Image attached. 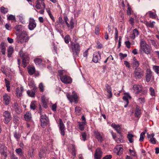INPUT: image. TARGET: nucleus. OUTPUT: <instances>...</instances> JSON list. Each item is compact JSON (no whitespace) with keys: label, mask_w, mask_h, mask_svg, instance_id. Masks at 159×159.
<instances>
[{"label":"nucleus","mask_w":159,"mask_h":159,"mask_svg":"<svg viewBox=\"0 0 159 159\" xmlns=\"http://www.w3.org/2000/svg\"><path fill=\"white\" fill-rule=\"evenodd\" d=\"M69 47L70 51L73 53L74 58L77 57L80 50V44L76 42L75 43L71 42Z\"/></svg>","instance_id":"1"},{"label":"nucleus","mask_w":159,"mask_h":159,"mask_svg":"<svg viewBox=\"0 0 159 159\" xmlns=\"http://www.w3.org/2000/svg\"><path fill=\"white\" fill-rule=\"evenodd\" d=\"M140 50L143 51L147 54H150L152 50L151 46L147 44L146 42L143 40H142L140 41Z\"/></svg>","instance_id":"2"},{"label":"nucleus","mask_w":159,"mask_h":159,"mask_svg":"<svg viewBox=\"0 0 159 159\" xmlns=\"http://www.w3.org/2000/svg\"><path fill=\"white\" fill-rule=\"evenodd\" d=\"M29 39V37L27 36V33L24 31L17 35L16 38L17 41L18 43H23L28 41Z\"/></svg>","instance_id":"3"},{"label":"nucleus","mask_w":159,"mask_h":159,"mask_svg":"<svg viewBox=\"0 0 159 159\" xmlns=\"http://www.w3.org/2000/svg\"><path fill=\"white\" fill-rule=\"evenodd\" d=\"M66 95L67 98L70 103H72L73 102H74L75 103L78 102L79 96L75 92H73L71 94L70 93H67Z\"/></svg>","instance_id":"4"},{"label":"nucleus","mask_w":159,"mask_h":159,"mask_svg":"<svg viewBox=\"0 0 159 159\" xmlns=\"http://www.w3.org/2000/svg\"><path fill=\"white\" fill-rule=\"evenodd\" d=\"M29 84L30 86H31V87L33 88L31 90H27V93L29 97L32 98L34 97L35 93L37 91V88L34 84L33 82H32L31 83L30 82Z\"/></svg>","instance_id":"5"},{"label":"nucleus","mask_w":159,"mask_h":159,"mask_svg":"<svg viewBox=\"0 0 159 159\" xmlns=\"http://www.w3.org/2000/svg\"><path fill=\"white\" fill-rule=\"evenodd\" d=\"M144 75V71L140 68H136L133 73V76L136 79H140Z\"/></svg>","instance_id":"6"},{"label":"nucleus","mask_w":159,"mask_h":159,"mask_svg":"<svg viewBox=\"0 0 159 159\" xmlns=\"http://www.w3.org/2000/svg\"><path fill=\"white\" fill-rule=\"evenodd\" d=\"M3 120L5 124H8L12 119V116L10 112L6 111L3 113Z\"/></svg>","instance_id":"7"},{"label":"nucleus","mask_w":159,"mask_h":159,"mask_svg":"<svg viewBox=\"0 0 159 159\" xmlns=\"http://www.w3.org/2000/svg\"><path fill=\"white\" fill-rule=\"evenodd\" d=\"M64 20L67 27L70 30H72L74 27V21L73 17H71L69 23L68 22V19L66 16H64Z\"/></svg>","instance_id":"8"},{"label":"nucleus","mask_w":159,"mask_h":159,"mask_svg":"<svg viewBox=\"0 0 159 159\" xmlns=\"http://www.w3.org/2000/svg\"><path fill=\"white\" fill-rule=\"evenodd\" d=\"M40 121L41 126L44 128L48 123V118L45 114H44L40 116Z\"/></svg>","instance_id":"9"},{"label":"nucleus","mask_w":159,"mask_h":159,"mask_svg":"<svg viewBox=\"0 0 159 159\" xmlns=\"http://www.w3.org/2000/svg\"><path fill=\"white\" fill-rule=\"evenodd\" d=\"M94 134L96 138L99 142L101 143L104 140V136L102 133H100L98 131H95Z\"/></svg>","instance_id":"10"},{"label":"nucleus","mask_w":159,"mask_h":159,"mask_svg":"<svg viewBox=\"0 0 159 159\" xmlns=\"http://www.w3.org/2000/svg\"><path fill=\"white\" fill-rule=\"evenodd\" d=\"M36 23L35 20L32 17H30L29 19L28 28L30 30H32L36 27Z\"/></svg>","instance_id":"11"},{"label":"nucleus","mask_w":159,"mask_h":159,"mask_svg":"<svg viewBox=\"0 0 159 159\" xmlns=\"http://www.w3.org/2000/svg\"><path fill=\"white\" fill-rule=\"evenodd\" d=\"M60 79L61 81L65 84H70L72 82L71 78L69 76L66 75L63 76H60Z\"/></svg>","instance_id":"12"},{"label":"nucleus","mask_w":159,"mask_h":159,"mask_svg":"<svg viewBox=\"0 0 159 159\" xmlns=\"http://www.w3.org/2000/svg\"><path fill=\"white\" fill-rule=\"evenodd\" d=\"M59 128L60 132L62 136H64L65 134V125L63 123L62 120L59 119Z\"/></svg>","instance_id":"13"},{"label":"nucleus","mask_w":159,"mask_h":159,"mask_svg":"<svg viewBox=\"0 0 159 159\" xmlns=\"http://www.w3.org/2000/svg\"><path fill=\"white\" fill-rule=\"evenodd\" d=\"M102 153L100 148H97L95 152L94 155V159H101Z\"/></svg>","instance_id":"14"},{"label":"nucleus","mask_w":159,"mask_h":159,"mask_svg":"<svg viewBox=\"0 0 159 159\" xmlns=\"http://www.w3.org/2000/svg\"><path fill=\"white\" fill-rule=\"evenodd\" d=\"M101 59V54L99 52H95L94 53L93 59V61L94 62L97 63Z\"/></svg>","instance_id":"15"},{"label":"nucleus","mask_w":159,"mask_h":159,"mask_svg":"<svg viewBox=\"0 0 159 159\" xmlns=\"http://www.w3.org/2000/svg\"><path fill=\"white\" fill-rule=\"evenodd\" d=\"M123 148L120 145H118L114 149V152L116 153L117 155H120L122 153L123 151Z\"/></svg>","instance_id":"16"},{"label":"nucleus","mask_w":159,"mask_h":159,"mask_svg":"<svg viewBox=\"0 0 159 159\" xmlns=\"http://www.w3.org/2000/svg\"><path fill=\"white\" fill-rule=\"evenodd\" d=\"M19 53L20 56H21L23 58L22 63L23 65V66L24 67H25L27 66V63L29 62V58L27 56H24L23 55H21V52H20Z\"/></svg>","instance_id":"17"},{"label":"nucleus","mask_w":159,"mask_h":159,"mask_svg":"<svg viewBox=\"0 0 159 159\" xmlns=\"http://www.w3.org/2000/svg\"><path fill=\"white\" fill-rule=\"evenodd\" d=\"M35 7L37 9H40L41 8L45 9V6L44 2L38 0L36 2V5Z\"/></svg>","instance_id":"18"},{"label":"nucleus","mask_w":159,"mask_h":159,"mask_svg":"<svg viewBox=\"0 0 159 159\" xmlns=\"http://www.w3.org/2000/svg\"><path fill=\"white\" fill-rule=\"evenodd\" d=\"M24 91L23 87L21 86L20 87H17L16 89V94L18 97H20L22 96V92Z\"/></svg>","instance_id":"19"},{"label":"nucleus","mask_w":159,"mask_h":159,"mask_svg":"<svg viewBox=\"0 0 159 159\" xmlns=\"http://www.w3.org/2000/svg\"><path fill=\"white\" fill-rule=\"evenodd\" d=\"M126 96H124L123 98V99L125 101L126 104L124 106L125 107H126L129 103V101L128 98L130 99L131 98V96H130L129 93H126Z\"/></svg>","instance_id":"20"},{"label":"nucleus","mask_w":159,"mask_h":159,"mask_svg":"<svg viewBox=\"0 0 159 159\" xmlns=\"http://www.w3.org/2000/svg\"><path fill=\"white\" fill-rule=\"evenodd\" d=\"M142 86L140 85L135 84L133 85V90L136 93H139L142 90Z\"/></svg>","instance_id":"21"},{"label":"nucleus","mask_w":159,"mask_h":159,"mask_svg":"<svg viewBox=\"0 0 159 159\" xmlns=\"http://www.w3.org/2000/svg\"><path fill=\"white\" fill-rule=\"evenodd\" d=\"M3 100L6 105H8L10 103V97L7 94H4L3 96Z\"/></svg>","instance_id":"22"},{"label":"nucleus","mask_w":159,"mask_h":159,"mask_svg":"<svg viewBox=\"0 0 159 159\" xmlns=\"http://www.w3.org/2000/svg\"><path fill=\"white\" fill-rule=\"evenodd\" d=\"M111 126L115 129L118 133L121 135V129L120 125L114 124H111Z\"/></svg>","instance_id":"23"},{"label":"nucleus","mask_w":159,"mask_h":159,"mask_svg":"<svg viewBox=\"0 0 159 159\" xmlns=\"http://www.w3.org/2000/svg\"><path fill=\"white\" fill-rule=\"evenodd\" d=\"M155 134L153 133L151 134H148V137L149 139V141L152 144H155L156 143V139L154 138Z\"/></svg>","instance_id":"24"},{"label":"nucleus","mask_w":159,"mask_h":159,"mask_svg":"<svg viewBox=\"0 0 159 159\" xmlns=\"http://www.w3.org/2000/svg\"><path fill=\"white\" fill-rule=\"evenodd\" d=\"M139 31L136 29H134L133 31V33L130 36V38L133 39H134L136 37L138 36L139 35Z\"/></svg>","instance_id":"25"},{"label":"nucleus","mask_w":159,"mask_h":159,"mask_svg":"<svg viewBox=\"0 0 159 159\" xmlns=\"http://www.w3.org/2000/svg\"><path fill=\"white\" fill-rule=\"evenodd\" d=\"M141 114V111L139 107L137 106L135 110L134 116L135 117L139 118Z\"/></svg>","instance_id":"26"},{"label":"nucleus","mask_w":159,"mask_h":159,"mask_svg":"<svg viewBox=\"0 0 159 159\" xmlns=\"http://www.w3.org/2000/svg\"><path fill=\"white\" fill-rule=\"evenodd\" d=\"M24 117L25 120L27 121L30 120L32 118L31 113L29 111L26 112L24 115Z\"/></svg>","instance_id":"27"},{"label":"nucleus","mask_w":159,"mask_h":159,"mask_svg":"<svg viewBox=\"0 0 159 159\" xmlns=\"http://www.w3.org/2000/svg\"><path fill=\"white\" fill-rule=\"evenodd\" d=\"M13 108L17 113L19 114L21 112V110L19 108L18 104L17 102L14 103Z\"/></svg>","instance_id":"28"},{"label":"nucleus","mask_w":159,"mask_h":159,"mask_svg":"<svg viewBox=\"0 0 159 159\" xmlns=\"http://www.w3.org/2000/svg\"><path fill=\"white\" fill-rule=\"evenodd\" d=\"M139 62L137 60L136 58L134 57L133 59V61L132 63V65L133 67H138L139 66Z\"/></svg>","instance_id":"29"},{"label":"nucleus","mask_w":159,"mask_h":159,"mask_svg":"<svg viewBox=\"0 0 159 159\" xmlns=\"http://www.w3.org/2000/svg\"><path fill=\"white\" fill-rule=\"evenodd\" d=\"M14 50L13 48L11 46H10L7 50V57L8 58L11 57L13 52Z\"/></svg>","instance_id":"30"},{"label":"nucleus","mask_w":159,"mask_h":159,"mask_svg":"<svg viewBox=\"0 0 159 159\" xmlns=\"http://www.w3.org/2000/svg\"><path fill=\"white\" fill-rule=\"evenodd\" d=\"M37 108V107L36 106V101H32L30 105V108L31 110H33L36 109Z\"/></svg>","instance_id":"31"},{"label":"nucleus","mask_w":159,"mask_h":159,"mask_svg":"<svg viewBox=\"0 0 159 159\" xmlns=\"http://www.w3.org/2000/svg\"><path fill=\"white\" fill-rule=\"evenodd\" d=\"M13 135L14 138L16 139L17 141H18L21 137V135L20 134L19 131H16L14 132Z\"/></svg>","instance_id":"32"},{"label":"nucleus","mask_w":159,"mask_h":159,"mask_svg":"<svg viewBox=\"0 0 159 159\" xmlns=\"http://www.w3.org/2000/svg\"><path fill=\"white\" fill-rule=\"evenodd\" d=\"M152 76V72L150 71H147L146 75V81L147 82L150 81Z\"/></svg>","instance_id":"33"},{"label":"nucleus","mask_w":159,"mask_h":159,"mask_svg":"<svg viewBox=\"0 0 159 159\" xmlns=\"http://www.w3.org/2000/svg\"><path fill=\"white\" fill-rule=\"evenodd\" d=\"M46 155V149L45 148H42L40 150L39 156L40 157H42Z\"/></svg>","instance_id":"34"},{"label":"nucleus","mask_w":159,"mask_h":159,"mask_svg":"<svg viewBox=\"0 0 159 159\" xmlns=\"http://www.w3.org/2000/svg\"><path fill=\"white\" fill-rule=\"evenodd\" d=\"M34 149L33 148H31L29 149L28 151L27 155L30 157L32 158L34 157Z\"/></svg>","instance_id":"35"},{"label":"nucleus","mask_w":159,"mask_h":159,"mask_svg":"<svg viewBox=\"0 0 159 159\" xmlns=\"http://www.w3.org/2000/svg\"><path fill=\"white\" fill-rule=\"evenodd\" d=\"M79 129L81 131L83 130L84 128V126L86 125L85 122H79Z\"/></svg>","instance_id":"36"},{"label":"nucleus","mask_w":159,"mask_h":159,"mask_svg":"<svg viewBox=\"0 0 159 159\" xmlns=\"http://www.w3.org/2000/svg\"><path fill=\"white\" fill-rule=\"evenodd\" d=\"M1 50L2 54L4 55L5 54L6 47L4 42H2L1 44Z\"/></svg>","instance_id":"37"},{"label":"nucleus","mask_w":159,"mask_h":159,"mask_svg":"<svg viewBox=\"0 0 159 159\" xmlns=\"http://www.w3.org/2000/svg\"><path fill=\"white\" fill-rule=\"evenodd\" d=\"M35 71V68L34 67H30L28 69V73L30 75L33 74Z\"/></svg>","instance_id":"38"},{"label":"nucleus","mask_w":159,"mask_h":159,"mask_svg":"<svg viewBox=\"0 0 159 159\" xmlns=\"http://www.w3.org/2000/svg\"><path fill=\"white\" fill-rule=\"evenodd\" d=\"M134 135L130 134H129L127 135V138L128 139L130 143H132L134 142L133 138L134 137Z\"/></svg>","instance_id":"39"},{"label":"nucleus","mask_w":159,"mask_h":159,"mask_svg":"<svg viewBox=\"0 0 159 159\" xmlns=\"http://www.w3.org/2000/svg\"><path fill=\"white\" fill-rule=\"evenodd\" d=\"M15 151L17 154L20 156H22L23 155L22 150L20 148L16 149Z\"/></svg>","instance_id":"40"},{"label":"nucleus","mask_w":159,"mask_h":159,"mask_svg":"<svg viewBox=\"0 0 159 159\" xmlns=\"http://www.w3.org/2000/svg\"><path fill=\"white\" fill-rule=\"evenodd\" d=\"M147 13L149 14V16L151 18H155L156 17V14L151 11H149Z\"/></svg>","instance_id":"41"},{"label":"nucleus","mask_w":159,"mask_h":159,"mask_svg":"<svg viewBox=\"0 0 159 159\" xmlns=\"http://www.w3.org/2000/svg\"><path fill=\"white\" fill-rule=\"evenodd\" d=\"M64 41L66 43H68L70 41V37L69 35H67L65 36Z\"/></svg>","instance_id":"42"},{"label":"nucleus","mask_w":159,"mask_h":159,"mask_svg":"<svg viewBox=\"0 0 159 159\" xmlns=\"http://www.w3.org/2000/svg\"><path fill=\"white\" fill-rule=\"evenodd\" d=\"M153 69L154 71L157 74L159 73V66H153Z\"/></svg>","instance_id":"43"},{"label":"nucleus","mask_w":159,"mask_h":159,"mask_svg":"<svg viewBox=\"0 0 159 159\" xmlns=\"http://www.w3.org/2000/svg\"><path fill=\"white\" fill-rule=\"evenodd\" d=\"M120 134V137L117 138L116 139V142L118 143H122L123 142V137L122 135Z\"/></svg>","instance_id":"44"},{"label":"nucleus","mask_w":159,"mask_h":159,"mask_svg":"<svg viewBox=\"0 0 159 159\" xmlns=\"http://www.w3.org/2000/svg\"><path fill=\"white\" fill-rule=\"evenodd\" d=\"M34 61L36 64L38 65H40L42 62L41 59L39 58H36L35 59Z\"/></svg>","instance_id":"45"},{"label":"nucleus","mask_w":159,"mask_h":159,"mask_svg":"<svg viewBox=\"0 0 159 159\" xmlns=\"http://www.w3.org/2000/svg\"><path fill=\"white\" fill-rule=\"evenodd\" d=\"M7 18L9 20H16L15 16L11 14L9 15L8 16H7Z\"/></svg>","instance_id":"46"},{"label":"nucleus","mask_w":159,"mask_h":159,"mask_svg":"<svg viewBox=\"0 0 159 159\" xmlns=\"http://www.w3.org/2000/svg\"><path fill=\"white\" fill-rule=\"evenodd\" d=\"M42 102L43 105H46V103L48 101V98H46L45 96H43L41 97Z\"/></svg>","instance_id":"47"},{"label":"nucleus","mask_w":159,"mask_h":159,"mask_svg":"<svg viewBox=\"0 0 159 159\" xmlns=\"http://www.w3.org/2000/svg\"><path fill=\"white\" fill-rule=\"evenodd\" d=\"M1 11L2 13L5 14L8 12V9L4 7H1Z\"/></svg>","instance_id":"48"},{"label":"nucleus","mask_w":159,"mask_h":159,"mask_svg":"<svg viewBox=\"0 0 159 159\" xmlns=\"http://www.w3.org/2000/svg\"><path fill=\"white\" fill-rule=\"evenodd\" d=\"M87 135L85 133L83 132L81 134V139L84 141H85L86 139Z\"/></svg>","instance_id":"49"},{"label":"nucleus","mask_w":159,"mask_h":159,"mask_svg":"<svg viewBox=\"0 0 159 159\" xmlns=\"http://www.w3.org/2000/svg\"><path fill=\"white\" fill-rule=\"evenodd\" d=\"M145 132H142L140 134V138L139 139V141L140 142L143 141L145 136Z\"/></svg>","instance_id":"50"},{"label":"nucleus","mask_w":159,"mask_h":159,"mask_svg":"<svg viewBox=\"0 0 159 159\" xmlns=\"http://www.w3.org/2000/svg\"><path fill=\"white\" fill-rule=\"evenodd\" d=\"M128 7L127 10V14L128 15H131V14L132 13V9L130 7L129 4H128Z\"/></svg>","instance_id":"51"},{"label":"nucleus","mask_w":159,"mask_h":159,"mask_svg":"<svg viewBox=\"0 0 159 159\" xmlns=\"http://www.w3.org/2000/svg\"><path fill=\"white\" fill-rule=\"evenodd\" d=\"M106 90L107 91L108 93L111 92V87L108 84H107L105 86Z\"/></svg>","instance_id":"52"},{"label":"nucleus","mask_w":159,"mask_h":159,"mask_svg":"<svg viewBox=\"0 0 159 159\" xmlns=\"http://www.w3.org/2000/svg\"><path fill=\"white\" fill-rule=\"evenodd\" d=\"M75 112L76 114L79 113L81 110V107H76L75 109Z\"/></svg>","instance_id":"53"},{"label":"nucleus","mask_w":159,"mask_h":159,"mask_svg":"<svg viewBox=\"0 0 159 159\" xmlns=\"http://www.w3.org/2000/svg\"><path fill=\"white\" fill-rule=\"evenodd\" d=\"M150 94L152 96H155V92L153 88L150 87Z\"/></svg>","instance_id":"54"},{"label":"nucleus","mask_w":159,"mask_h":159,"mask_svg":"<svg viewBox=\"0 0 159 159\" xmlns=\"http://www.w3.org/2000/svg\"><path fill=\"white\" fill-rule=\"evenodd\" d=\"M72 154L73 156H75L76 155V150L75 149V147L74 145H72Z\"/></svg>","instance_id":"55"},{"label":"nucleus","mask_w":159,"mask_h":159,"mask_svg":"<svg viewBox=\"0 0 159 159\" xmlns=\"http://www.w3.org/2000/svg\"><path fill=\"white\" fill-rule=\"evenodd\" d=\"M119 56L120 57V59L121 60H122L123 59H124V58L126 57L127 56V55L125 54H124L120 53L119 54Z\"/></svg>","instance_id":"56"},{"label":"nucleus","mask_w":159,"mask_h":159,"mask_svg":"<svg viewBox=\"0 0 159 159\" xmlns=\"http://www.w3.org/2000/svg\"><path fill=\"white\" fill-rule=\"evenodd\" d=\"M18 18L19 19L20 21V22H21L22 23L24 24L25 23V21L23 16H19Z\"/></svg>","instance_id":"57"},{"label":"nucleus","mask_w":159,"mask_h":159,"mask_svg":"<svg viewBox=\"0 0 159 159\" xmlns=\"http://www.w3.org/2000/svg\"><path fill=\"white\" fill-rule=\"evenodd\" d=\"M6 148L5 147H1L0 149V153L2 154H4L5 153V150H6Z\"/></svg>","instance_id":"58"},{"label":"nucleus","mask_w":159,"mask_h":159,"mask_svg":"<svg viewBox=\"0 0 159 159\" xmlns=\"http://www.w3.org/2000/svg\"><path fill=\"white\" fill-rule=\"evenodd\" d=\"M39 88L40 89V91L43 92L44 91V87L43 84L40 83L39 85Z\"/></svg>","instance_id":"59"},{"label":"nucleus","mask_w":159,"mask_h":159,"mask_svg":"<svg viewBox=\"0 0 159 159\" xmlns=\"http://www.w3.org/2000/svg\"><path fill=\"white\" fill-rule=\"evenodd\" d=\"M146 25L147 27L152 28L153 27V25L151 23V22H146Z\"/></svg>","instance_id":"60"},{"label":"nucleus","mask_w":159,"mask_h":159,"mask_svg":"<svg viewBox=\"0 0 159 159\" xmlns=\"http://www.w3.org/2000/svg\"><path fill=\"white\" fill-rule=\"evenodd\" d=\"M125 44L128 48H130L131 43L129 41L125 42Z\"/></svg>","instance_id":"61"},{"label":"nucleus","mask_w":159,"mask_h":159,"mask_svg":"<svg viewBox=\"0 0 159 159\" xmlns=\"http://www.w3.org/2000/svg\"><path fill=\"white\" fill-rule=\"evenodd\" d=\"M21 28V25H17L15 26L14 29L17 31L20 30Z\"/></svg>","instance_id":"62"},{"label":"nucleus","mask_w":159,"mask_h":159,"mask_svg":"<svg viewBox=\"0 0 159 159\" xmlns=\"http://www.w3.org/2000/svg\"><path fill=\"white\" fill-rule=\"evenodd\" d=\"M57 107V106L56 103L52 105V110L53 111H56Z\"/></svg>","instance_id":"63"},{"label":"nucleus","mask_w":159,"mask_h":159,"mask_svg":"<svg viewBox=\"0 0 159 159\" xmlns=\"http://www.w3.org/2000/svg\"><path fill=\"white\" fill-rule=\"evenodd\" d=\"M102 48V44L100 43L99 42L97 43V48L98 49H101Z\"/></svg>","instance_id":"64"}]
</instances>
